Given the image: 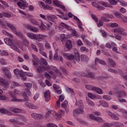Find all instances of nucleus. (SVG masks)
Here are the masks:
<instances>
[{
    "instance_id": "nucleus-27",
    "label": "nucleus",
    "mask_w": 127,
    "mask_h": 127,
    "mask_svg": "<svg viewBox=\"0 0 127 127\" xmlns=\"http://www.w3.org/2000/svg\"><path fill=\"white\" fill-rule=\"evenodd\" d=\"M74 59H75V60L77 62H79V61L81 60V59L80 58V54H79V53H78V52H75Z\"/></svg>"
},
{
    "instance_id": "nucleus-59",
    "label": "nucleus",
    "mask_w": 127,
    "mask_h": 127,
    "mask_svg": "<svg viewBox=\"0 0 127 127\" xmlns=\"http://www.w3.org/2000/svg\"><path fill=\"white\" fill-rule=\"evenodd\" d=\"M41 62L42 64H43V65H44L45 66H47V65H48V63H47V61H46L44 59H42L41 60Z\"/></svg>"
},
{
    "instance_id": "nucleus-32",
    "label": "nucleus",
    "mask_w": 127,
    "mask_h": 127,
    "mask_svg": "<svg viewBox=\"0 0 127 127\" xmlns=\"http://www.w3.org/2000/svg\"><path fill=\"white\" fill-rule=\"evenodd\" d=\"M25 92H23V95H22V96H23V97H26V96H27V94H28V95H30L31 92H30V91L29 89H26L25 90Z\"/></svg>"
},
{
    "instance_id": "nucleus-46",
    "label": "nucleus",
    "mask_w": 127,
    "mask_h": 127,
    "mask_svg": "<svg viewBox=\"0 0 127 127\" xmlns=\"http://www.w3.org/2000/svg\"><path fill=\"white\" fill-rule=\"evenodd\" d=\"M103 99L106 100L107 101H111L112 100V97L109 95H104L103 97Z\"/></svg>"
},
{
    "instance_id": "nucleus-6",
    "label": "nucleus",
    "mask_w": 127,
    "mask_h": 127,
    "mask_svg": "<svg viewBox=\"0 0 127 127\" xmlns=\"http://www.w3.org/2000/svg\"><path fill=\"white\" fill-rule=\"evenodd\" d=\"M31 117L34 120H37L39 121V120H43L44 117L41 114L33 113L31 114Z\"/></svg>"
},
{
    "instance_id": "nucleus-40",
    "label": "nucleus",
    "mask_w": 127,
    "mask_h": 127,
    "mask_svg": "<svg viewBox=\"0 0 127 127\" xmlns=\"http://www.w3.org/2000/svg\"><path fill=\"white\" fill-rule=\"evenodd\" d=\"M17 36H18L19 37H22L23 36V35H22V32H17L16 30L14 33Z\"/></svg>"
},
{
    "instance_id": "nucleus-10",
    "label": "nucleus",
    "mask_w": 127,
    "mask_h": 127,
    "mask_svg": "<svg viewBox=\"0 0 127 127\" xmlns=\"http://www.w3.org/2000/svg\"><path fill=\"white\" fill-rule=\"evenodd\" d=\"M63 56L64 58L68 59V60L71 61L75 59V57L73 55H70L67 53H64Z\"/></svg>"
},
{
    "instance_id": "nucleus-47",
    "label": "nucleus",
    "mask_w": 127,
    "mask_h": 127,
    "mask_svg": "<svg viewBox=\"0 0 127 127\" xmlns=\"http://www.w3.org/2000/svg\"><path fill=\"white\" fill-rule=\"evenodd\" d=\"M31 47L33 50L36 51V52H38V50L37 49V48H36V46H35V45L31 44Z\"/></svg>"
},
{
    "instance_id": "nucleus-18",
    "label": "nucleus",
    "mask_w": 127,
    "mask_h": 127,
    "mask_svg": "<svg viewBox=\"0 0 127 127\" xmlns=\"http://www.w3.org/2000/svg\"><path fill=\"white\" fill-rule=\"evenodd\" d=\"M108 64L110 66V67H112L114 68V67H116V62H115L113 59H109L108 60Z\"/></svg>"
},
{
    "instance_id": "nucleus-60",
    "label": "nucleus",
    "mask_w": 127,
    "mask_h": 127,
    "mask_svg": "<svg viewBox=\"0 0 127 127\" xmlns=\"http://www.w3.org/2000/svg\"><path fill=\"white\" fill-rule=\"evenodd\" d=\"M79 113H78V112H77L76 109V110H74L73 111V115L74 116V117H78V116H79Z\"/></svg>"
},
{
    "instance_id": "nucleus-9",
    "label": "nucleus",
    "mask_w": 127,
    "mask_h": 127,
    "mask_svg": "<svg viewBox=\"0 0 127 127\" xmlns=\"http://www.w3.org/2000/svg\"><path fill=\"white\" fill-rule=\"evenodd\" d=\"M44 98H45V100L46 103H47V102H49L50 101L51 96H50V91H49V90H47V91L45 92Z\"/></svg>"
},
{
    "instance_id": "nucleus-7",
    "label": "nucleus",
    "mask_w": 127,
    "mask_h": 127,
    "mask_svg": "<svg viewBox=\"0 0 127 127\" xmlns=\"http://www.w3.org/2000/svg\"><path fill=\"white\" fill-rule=\"evenodd\" d=\"M89 118L90 119H91V120H94L95 121H96V122H98V123H103V122H104V120H103L102 118L97 117L92 114L89 115Z\"/></svg>"
},
{
    "instance_id": "nucleus-48",
    "label": "nucleus",
    "mask_w": 127,
    "mask_h": 127,
    "mask_svg": "<svg viewBox=\"0 0 127 127\" xmlns=\"http://www.w3.org/2000/svg\"><path fill=\"white\" fill-rule=\"evenodd\" d=\"M115 16L118 18H121L122 17V13L120 12H116L115 13Z\"/></svg>"
},
{
    "instance_id": "nucleus-58",
    "label": "nucleus",
    "mask_w": 127,
    "mask_h": 127,
    "mask_svg": "<svg viewBox=\"0 0 127 127\" xmlns=\"http://www.w3.org/2000/svg\"><path fill=\"white\" fill-rule=\"evenodd\" d=\"M91 17L93 18V19H94V20H95V21L96 22H98L99 20H98V18L97 17V16H96V15H95V14H91Z\"/></svg>"
},
{
    "instance_id": "nucleus-44",
    "label": "nucleus",
    "mask_w": 127,
    "mask_h": 127,
    "mask_svg": "<svg viewBox=\"0 0 127 127\" xmlns=\"http://www.w3.org/2000/svg\"><path fill=\"white\" fill-rule=\"evenodd\" d=\"M24 86H26L27 87V88H28L27 89H28L30 90V89H31V88H32V84L30 83H25Z\"/></svg>"
},
{
    "instance_id": "nucleus-55",
    "label": "nucleus",
    "mask_w": 127,
    "mask_h": 127,
    "mask_svg": "<svg viewBox=\"0 0 127 127\" xmlns=\"http://www.w3.org/2000/svg\"><path fill=\"white\" fill-rule=\"evenodd\" d=\"M103 25H104V22H103L102 20H99V22L97 24V26L98 27H101V26H103Z\"/></svg>"
},
{
    "instance_id": "nucleus-41",
    "label": "nucleus",
    "mask_w": 127,
    "mask_h": 127,
    "mask_svg": "<svg viewBox=\"0 0 127 127\" xmlns=\"http://www.w3.org/2000/svg\"><path fill=\"white\" fill-rule=\"evenodd\" d=\"M85 88L86 89H87V90H92V91H93L94 88H95V86H93L90 85H86Z\"/></svg>"
},
{
    "instance_id": "nucleus-12",
    "label": "nucleus",
    "mask_w": 127,
    "mask_h": 127,
    "mask_svg": "<svg viewBox=\"0 0 127 127\" xmlns=\"http://www.w3.org/2000/svg\"><path fill=\"white\" fill-rule=\"evenodd\" d=\"M101 64V65H106L107 64L106 63V62L103 60H101L98 58H96L95 60V65H97L98 64Z\"/></svg>"
},
{
    "instance_id": "nucleus-29",
    "label": "nucleus",
    "mask_w": 127,
    "mask_h": 127,
    "mask_svg": "<svg viewBox=\"0 0 127 127\" xmlns=\"http://www.w3.org/2000/svg\"><path fill=\"white\" fill-rule=\"evenodd\" d=\"M120 75L121 77H123V79H125V80H127V73H125L123 70H121L120 71Z\"/></svg>"
},
{
    "instance_id": "nucleus-63",
    "label": "nucleus",
    "mask_w": 127,
    "mask_h": 127,
    "mask_svg": "<svg viewBox=\"0 0 127 127\" xmlns=\"http://www.w3.org/2000/svg\"><path fill=\"white\" fill-rule=\"evenodd\" d=\"M88 96L89 97V98H90V99H94L96 98V96H95L94 95L92 94V93H88Z\"/></svg>"
},
{
    "instance_id": "nucleus-43",
    "label": "nucleus",
    "mask_w": 127,
    "mask_h": 127,
    "mask_svg": "<svg viewBox=\"0 0 127 127\" xmlns=\"http://www.w3.org/2000/svg\"><path fill=\"white\" fill-rule=\"evenodd\" d=\"M34 40H37V41H41V38H40V34H36L35 36Z\"/></svg>"
},
{
    "instance_id": "nucleus-54",
    "label": "nucleus",
    "mask_w": 127,
    "mask_h": 127,
    "mask_svg": "<svg viewBox=\"0 0 127 127\" xmlns=\"http://www.w3.org/2000/svg\"><path fill=\"white\" fill-rule=\"evenodd\" d=\"M115 127H124V125L122 123H115L114 124Z\"/></svg>"
},
{
    "instance_id": "nucleus-3",
    "label": "nucleus",
    "mask_w": 127,
    "mask_h": 127,
    "mask_svg": "<svg viewBox=\"0 0 127 127\" xmlns=\"http://www.w3.org/2000/svg\"><path fill=\"white\" fill-rule=\"evenodd\" d=\"M17 3V5L19 6L21 9H26L27 7H28V3L25 1V0H19Z\"/></svg>"
},
{
    "instance_id": "nucleus-51",
    "label": "nucleus",
    "mask_w": 127,
    "mask_h": 127,
    "mask_svg": "<svg viewBox=\"0 0 127 127\" xmlns=\"http://www.w3.org/2000/svg\"><path fill=\"white\" fill-rule=\"evenodd\" d=\"M108 71L109 72H111V73H115V74H118V73H119L118 72V70L115 69H113V68H109L108 69Z\"/></svg>"
},
{
    "instance_id": "nucleus-53",
    "label": "nucleus",
    "mask_w": 127,
    "mask_h": 127,
    "mask_svg": "<svg viewBox=\"0 0 127 127\" xmlns=\"http://www.w3.org/2000/svg\"><path fill=\"white\" fill-rule=\"evenodd\" d=\"M60 68L61 69V70H62V72H63L64 74L65 75V76H67V75H68V71H67L63 67H60Z\"/></svg>"
},
{
    "instance_id": "nucleus-42",
    "label": "nucleus",
    "mask_w": 127,
    "mask_h": 127,
    "mask_svg": "<svg viewBox=\"0 0 127 127\" xmlns=\"http://www.w3.org/2000/svg\"><path fill=\"white\" fill-rule=\"evenodd\" d=\"M62 15H57L58 16L60 17V18H62V19H64V20H68V17H65L64 15H63V13H61Z\"/></svg>"
},
{
    "instance_id": "nucleus-31",
    "label": "nucleus",
    "mask_w": 127,
    "mask_h": 127,
    "mask_svg": "<svg viewBox=\"0 0 127 127\" xmlns=\"http://www.w3.org/2000/svg\"><path fill=\"white\" fill-rule=\"evenodd\" d=\"M11 102H24V99H17L15 97V96L14 97V98H13V99H12L11 100Z\"/></svg>"
},
{
    "instance_id": "nucleus-1",
    "label": "nucleus",
    "mask_w": 127,
    "mask_h": 127,
    "mask_svg": "<svg viewBox=\"0 0 127 127\" xmlns=\"http://www.w3.org/2000/svg\"><path fill=\"white\" fill-rule=\"evenodd\" d=\"M4 41L5 44L8 45L9 46H10L12 49H13V50H15V51L19 53V50L18 49L17 46H16V45H17V44L13 42L11 39H10L9 38H4Z\"/></svg>"
},
{
    "instance_id": "nucleus-57",
    "label": "nucleus",
    "mask_w": 127,
    "mask_h": 127,
    "mask_svg": "<svg viewBox=\"0 0 127 127\" xmlns=\"http://www.w3.org/2000/svg\"><path fill=\"white\" fill-rule=\"evenodd\" d=\"M101 105L103 106L104 108H108L109 104L107 102H104L101 103Z\"/></svg>"
},
{
    "instance_id": "nucleus-8",
    "label": "nucleus",
    "mask_w": 127,
    "mask_h": 127,
    "mask_svg": "<svg viewBox=\"0 0 127 127\" xmlns=\"http://www.w3.org/2000/svg\"><path fill=\"white\" fill-rule=\"evenodd\" d=\"M116 93L119 98H123L124 97H127V94L125 91L123 90H117Z\"/></svg>"
},
{
    "instance_id": "nucleus-61",
    "label": "nucleus",
    "mask_w": 127,
    "mask_h": 127,
    "mask_svg": "<svg viewBox=\"0 0 127 127\" xmlns=\"http://www.w3.org/2000/svg\"><path fill=\"white\" fill-rule=\"evenodd\" d=\"M80 51L82 52H84V51H86L87 52H89V50L88 49H86V47H81L80 48Z\"/></svg>"
},
{
    "instance_id": "nucleus-19",
    "label": "nucleus",
    "mask_w": 127,
    "mask_h": 127,
    "mask_svg": "<svg viewBox=\"0 0 127 127\" xmlns=\"http://www.w3.org/2000/svg\"><path fill=\"white\" fill-rule=\"evenodd\" d=\"M65 47H66L67 49L70 50L71 48H72V43L71 40H67L65 42Z\"/></svg>"
},
{
    "instance_id": "nucleus-62",
    "label": "nucleus",
    "mask_w": 127,
    "mask_h": 127,
    "mask_svg": "<svg viewBox=\"0 0 127 127\" xmlns=\"http://www.w3.org/2000/svg\"><path fill=\"white\" fill-rule=\"evenodd\" d=\"M67 105H68V101H64L62 103V108H65V107H66Z\"/></svg>"
},
{
    "instance_id": "nucleus-49",
    "label": "nucleus",
    "mask_w": 127,
    "mask_h": 127,
    "mask_svg": "<svg viewBox=\"0 0 127 127\" xmlns=\"http://www.w3.org/2000/svg\"><path fill=\"white\" fill-rule=\"evenodd\" d=\"M108 76H98L96 77V79L98 80H104V79H107Z\"/></svg>"
},
{
    "instance_id": "nucleus-50",
    "label": "nucleus",
    "mask_w": 127,
    "mask_h": 127,
    "mask_svg": "<svg viewBox=\"0 0 127 127\" xmlns=\"http://www.w3.org/2000/svg\"><path fill=\"white\" fill-rule=\"evenodd\" d=\"M54 71L56 72V73H58L60 76H61L62 75V73L60 72V70L58 69V68L55 67L54 68Z\"/></svg>"
},
{
    "instance_id": "nucleus-64",
    "label": "nucleus",
    "mask_w": 127,
    "mask_h": 127,
    "mask_svg": "<svg viewBox=\"0 0 127 127\" xmlns=\"http://www.w3.org/2000/svg\"><path fill=\"white\" fill-rule=\"evenodd\" d=\"M47 127H58L56 125L53 124V123H50L47 125Z\"/></svg>"
},
{
    "instance_id": "nucleus-28",
    "label": "nucleus",
    "mask_w": 127,
    "mask_h": 127,
    "mask_svg": "<svg viewBox=\"0 0 127 127\" xmlns=\"http://www.w3.org/2000/svg\"><path fill=\"white\" fill-rule=\"evenodd\" d=\"M74 59H75V60L77 62H79V61L81 60V59L80 58V54H79V53H78V52H75Z\"/></svg>"
},
{
    "instance_id": "nucleus-34",
    "label": "nucleus",
    "mask_w": 127,
    "mask_h": 127,
    "mask_svg": "<svg viewBox=\"0 0 127 127\" xmlns=\"http://www.w3.org/2000/svg\"><path fill=\"white\" fill-rule=\"evenodd\" d=\"M30 21L31 23L34 25H39V24H40V23L38 22V21H36V20L34 19H31Z\"/></svg>"
},
{
    "instance_id": "nucleus-52",
    "label": "nucleus",
    "mask_w": 127,
    "mask_h": 127,
    "mask_svg": "<svg viewBox=\"0 0 127 127\" xmlns=\"http://www.w3.org/2000/svg\"><path fill=\"white\" fill-rule=\"evenodd\" d=\"M119 2L122 6H127V4L126 2L123 1L122 0H119Z\"/></svg>"
},
{
    "instance_id": "nucleus-22",
    "label": "nucleus",
    "mask_w": 127,
    "mask_h": 127,
    "mask_svg": "<svg viewBox=\"0 0 127 127\" xmlns=\"http://www.w3.org/2000/svg\"><path fill=\"white\" fill-rule=\"evenodd\" d=\"M48 20H50L51 21H52L53 22H55V19L57 18L56 17V16L55 15H51V16H47Z\"/></svg>"
},
{
    "instance_id": "nucleus-45",
    "label": "nucleus",
    "mask_w": 127,
    "mask_h": 127,
    "mask_svg": "<svg viewBox=\"0 0 127 127\" xmlns=\"http://www.w3.org/2000/svg\"><path fill=\"white\" fill-rule=\"evenodd\" d=\"M54 60H55V61H59L60 57L58 56V54H57V53L55 54L54 56Z\"/></svg>"
},
{
    "instance_id": "nucleus-20",
    "label": "nucleus",
    "mask_w": 127,
    "mask_h": 127,
    "mask_svg": "<svg viewBox=\"0 0 127 127\" xmlns=\"http://www.w3.org/2000/svg\"><path fill=\"white\" fill-rule=\"evenodd\" d=\"M86 77H88V78H90L93 80L96 78V76L95 75V73L91 72H88L86 74Z\"/></svg>"
},
{
    "instance_id": "nucleus-11",
    "label": "nucleus",
    "mask_w": 127,
    "mask_h": 127,
    "mask_svg": "<svg viewBox=\"0 0 127 127\" xmlns=\"http://www.w3.org/2000/svg\"><path fill=\"white\" fill-rule=\"evenodd\" d=\"M52 115H56V116H57V117H58V114H57L56 112H55V111L51 110H49L48 112L46 113V115H45V117L46 118H49L50 117H51Z\"/></svg>"
},
{
    "instance_id": "nucleus-17",
    "label": "nucleus",
    "mask_w": 127,
    "mask_h": 127,
    "mask_svg": "<svg viewBox=\"0 0 127 127\" xmlns=\"http://www.w3.org/2000/svg\"><path fill=\"white\" fill-rule=\"evenodd\" d=\"M0 84L3 86H4L5 88H7V87H8V82L1 77H0Z\"/></svg>"
},
{
    "instance_id": "nucleus-16",
    "label": "nucleus",
    "mask_w": 127,
    "mask_h": 127,
    "mask_svg": "<svg viewBox=\"0 0 127 127\" xmlns=\"http://www.w3.org/2000/svg\"><path fill=\"white\" fill-rule=\"evenodd\" d=\"M6 25L7 27H8V28H10V29L12 31V32H13V33L16 30V28L15 27V26H14V25L9 23H7Z\"/></svg>"
},
{
    "instance_id": "nucleus-25",
    "label": "nucleus",
    "mask_w": 127,
    "mask_h": 127,
    "mask_svg": "<svg viewBox=\"0 0 127 127\" xmlns=\"http://www.w3.org/2000/svg\"><path fill=\"white\" fill-rule=\"evenodd\" d=\"M86 103H87L89 106L94 107L95 104H94V102H92V101L90 100V98H89L88 97H86Z\"/></svg>"
},
{
    "instance_id": "nucleus-15",
    "label": "nucleus",
    "mask_w": 127,
    "mask_h": 127,
    "mask_svg": "<svg viewBox=\"0 0 127 127\" xmlns=\"http://www.w3.org/2000/svg\"><path fill=\"white\" fill-rule=\"evenodd\" d=\"M0 114H1V115H8L9 116H11V113L9 111L4 109H0Z\"/></svg>"
},
{
    "instance_id": "nucleus-14",
    "label": "nucleus",
    "mask_w": 127,
    "mask_h": 127,
    "mask_svg": "<svg viewBox=\"0 0 127 127\" xmlns=\"http://www.w3.org/2000/svg\"><path fill=\"white\" fill-rule=\"evenodd\" d=\"M36 68H37V71L38 73L40 74L43 72L44 71L47 70V68L44 66H36Z\"/></svg>"
},
{
    "instance_id": "nucleus-13",
    "label": "nucleus",
    "mask_w": 127,
    "mask_h": 127,
    "mask_svg": "<svg viewBox=\"0 0 127 127\" xmlns=\"http://www.w3.org/2000/svg\"><path fill=\"white\" fill-rule=\"evenodd\" d=\"M17 45L22 51H26L27 50V47H28L26 45H23L20 42L17 43Z\"/></svg>"
},
{
    "instance_id": "nucleus-21",
    "label": "nucleus",
    "mask_w": 127,
    "mask_h": 127,
    "mask_svg": "<svg viewBox=\"0 0 127 127\" xmlns=\"http://www.w3.org/2000/svg\"><path fill=\"white\" fill-rule=\"evenodd\" d=\"M124 28H117L114 29V32L115 33H119V34H122L123 32H124Z\"/></svg>"
},
{
    "instance_id": "nucleus-33",
    "label": "nucleus",
    "mask_w": 127,
    "mask_h": 127,
    "mask_svg": "<svg viewBox=\"0 0 127 127\" xmlns=\"http://www.w3.org/2000/svg\"><path fill=\"white\" fill-rule=\"evenodd\" d=\"M77 76H78V77H81V78H83V77H87V74H86V73L85 72H78Z\"/></svg>"
},
{
    "instance_id": "nucleus-36",
    "label": "nucleus",
    "mask_w": 127,
    "mask_h": 127,
    "mask_svg": "<svg viewBox=\"0 0 127 127\" xmlns=\"http://www.w3.org/2000/svg\"><path fill=\"white\" fill-rule=\"evenodd\" d=\"M110 4H112V5H116L117 3H118V1H119V0H108Z\"/></svg>"
},
{
    "instance_id": "nucleus-2",
    "label": "nucleus",
    "mask_w": 127,
    "mask_h": 127,
    "mask_svg": "<svg viewBox=\"0 0 127 127\" xmlns=\"http://www.w3.org/2000/svg\"><path fill=\"white\" fill-rule=\"evenodd\" d=\"M92 5L94 7H96L99 10H103L104 7L101 5H103L105 7H108V4L104 1L98 2L97 0H95L94 2H92Z\"/></svg>"
},
{
    "instance_id": "nucleus-26",
    "label": "nucleus",
    "mask_w": 127,
    "mask_h": 127,
    "mask_svg": "<svg viewBox=\"0 0 127 127\" xmlns=\"http://www.w3.org/2000/svg\"><path fill=\"white\" fill-rule=\"evenodd\" d=\"M81 61L83 62H87L89 60V58L85 55H81Z\"/></svg>"
},
{
    "instance_id": "nucleus-23",
    "label": "nucleus",
    "mask_w": 127,
    "mask_h": 127,
    "mask_svg": "<svg viewBox=\"0 0 127 127\" xmlns=\"http://www.w3.org/2000/svg\"><path fill=\"white\" fill-rule=\"evenodd\" d=\"M93 91H95V92H96V93L98 94H103V90L98 87H94L93 88Z\"/></svg>"
},
{
    "instance_id": "nucleus-39",
    "label": "nucleus",
    "mask_w": 127,
    "mask_h": 127,
    "mask_svg": "<svg viewBox=\"0 0 127 127\" xmlns=\"http://www.w3.org/2000/svg\"><path fill=\"white\" fill-rule=\"evenodd\" d=\"M36 35V34H32L29 33H27V36L29 38H31V39H35Z\"/></svg>"
},
{
    "instance_id": "nucleus-5",
    "label": "nucleus",
    "mask_w": 127,
    "mask_h": 127,
    "mask_svg": "<svg viewBox=\"0 0 127 127\" xmlns=\"http://www.w3.org/2000/svg\"><path fill=\"white\" fill-rule=\"evenodd\" d=\"M107 18H111V19H113V18H115V16L110 14H104L103 16L101 17V19L103 20V21L105 22H109L110 20Z\"/></svg>"
},
{
    "instance_id": "nucleus-56",
    "label": "nucleus",
    "mask_w": 127,
    "mask_h": 127,
    "mask_svg": "<svg viewBox=\"0 0 127 127\" xmlns=\"http://www.w3.org/2000/svg\"><path fill=\"white\" fill-rule=\"evenodd\" d=\"M53 88L55 90V92L60 89V87H59V86H57V85H56V84L53 85Z\"/></svg>"
},
{
    "instance_id": "nucleus-24",
    "label": "nucleus",
    "mask_w": 127,
    "mask_h": 127,
    "mask_svg": "<svg viewBox=\"0 0 127 127\" xmlns=\"http://www.w3.org/2000/svg\"><path fill=\"white\" fill-rule=\"evenodd\" d=\"M18 75H20V77H22L23 81H26V77H24V73L22 71H19Z\"/></svg>"
},
{
    "instance_id": "nucleus-35",
    "label": "nucleus",
    "mask_w": 127,
    "mask_h": 127,
    "mask_svg": "<svg viewBox=\"0 0 127 127\" xmlns=\"http://www.w3.org/2000/svg\"><path fill=\"white\" fill-rule=\"evenodd\" d=\"M76 105L78 106V108H84V105H83V101L82 100L78 101V102H76Z\"/></svg>"
},
{
    "instance_id": "nucleus-37",
    "label": "nucleus",
    "mask_w": 127,
    "mask_h": 127,
    "mask_svg": "<svg viewBox=\"0 0 127 127\" xmlns=\"http://www.w3.org/2000/svg\"><path fill=\"white\" fill-rule=\"evenodd\" d=\"M76 111L78 114H83L84 113V109L83 107H78V109H76Z\"/></svg>"
},
{
    "instance_id": "nucleus-4",
    "label": "nucleus",
    "mask_w": 127,
    "mask_h": 127,
    "mask_svg": "<svg viewBox=\"0 0 127 127\" xmlns=\"http://www.w3.org/2000/svg\"><path fill=\"white\" fill-rule=\"evenodd\" d=\"M2 71L4 74L6 78H7V79H11V73L9 71V70H8V68L3 67L2 68Z\"/></svg>"
},
{
    "instance_id": "nucleus-38",
    "label": "nucleus",
    "mask_w": 127,
    "mask_h": 127,
    "mask_svg": "<svg viewBox=\"0 0 127 127\" xmlns=\"http://www.w3.org/2000/svg\"><path fill=\"white\" fill-rule=\"evenodd\" d=\"M10 123H13V124H18V119L15 118L9 120Z\"/></svg>"
},
{
    "instance_id": "nucleus-30",
    "label": "nucleus",
    "mask_w": 127,
    "mask_h": 127,
    "mask_svg": "<svg viewBox=\"0 0 127 127\" xmlns=\"http://www.w3.org/2000/svg\"><path fill=\"white\" fill-rule=\"evenodd\" d=\"M10 111H11V112H13L14 113H21V109H19L18 108H10Z\"/></svg>"
}]
</instances>
